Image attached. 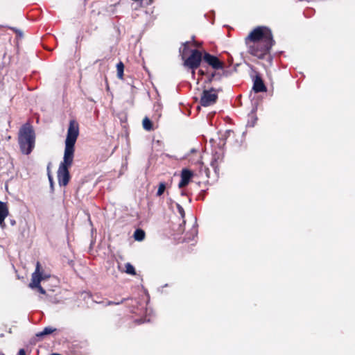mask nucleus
<instances>
[{
    "label": "nucleus",
    "instance_id": "nucleus-1",
    "mask_svg": "<svg viewBox=\"0 0 355 355\" xmlns=\"http://www.w3.org/2000/svg\"><path fill=\"white\" fill-rule=\"evenodd\" d=\"M18 140L22 153L29 155L35 146V134L31 125L26 123L20 128Z\"/></svg>",
    "mask_w": 355,
    "mask_h": 355
},
{
    "label": "nucleus",
    "instance_id": "nucleus-2",
    "mask_svg": "<svg viewBox=\"0 0 355 355\" xmlns=\"http://www.w3.org/2000/svg\"><path fill=\"white\" fill-rule=\"evenodd\" d=\"M78 125L74 121H70L67 130V138L65 140V148L64 155H66V157L68 156L73 157L74 145L78 137Z\"/></svg>",
    "mask_w": 355,
    "mask_h": 355
},
{
    "label": "nucleus",
    "instance_id": "nucleus-3",
    "mask_svg": "<svg viewBox=\"0 0 355 355\" xmlns=\"http://www.w3.org/2000/svg\"><path fill=\"white\" fill-rule=\"evenodd\" d=\"M269 37L271 40L272 38V34L270 31L267 27L265 26H259L254 28L245 38V42L247 44H249V42H268V39Z\"/></svg>",
    "mask_w": 355,
    "mask_h": 355
},
{
    "label": "nucleus",
    "instance_id": "nucleus-4",
    "mask_svg": "<svg viewBox=\"0 0 355 355\" xmlns=\"http://www.w3.org/2000/svg\"><path fill=\"white\" fill-rule=\"evenodd\" d=\"M73 157L64 155L63 161L60 163L58 170V180L60 186H67L70 180L69 168L72 165Z\"/></svg>",
    "mask_w": 355,
    "mask_h": 355
},
{
    "label": "nucleus",
    "instance_id": "nucleus-5",
    "mask_svg": "<svg viewBox=\"0 0 355 355\" xmlns=\"http://www.w3.org/2000/svg\"><path fill=\"white\" fill-rule=\"evenodd\" d=\"M274 43L275 41L269 37L268 42H254L251 45L248 44V53L258 58H263L274 45Z\"/></svg>",
    "mask_w": 355,
    "mask_h": 355
},
{
    "label": "nucleus",
    "instance_id": "nucleus-6",
    "mask_svg": "<svg viewBox=\"0 0 355 355\" xmlns=\"http://www.w3.org/2000/svg\"><path fill=\"white\" fill-rule=\"evenodd\" d=\"M202 53L198 50L191 51L190 56L184 60V65L192 69V76L195 75V69L198 68L202 61Z\"/></svg>",
    "mask_w": 355,
    "mask_h": 355
},
{
    "label": "nucleus",
    "instance_id": "nucleus-7",
    "mask_svg": "<svg viewBox=\"0 0 355 355\" xmlns=\"http://www.w3.org/2000/svg\"><path fill=\"white\" fill-rule=\"evenodd\" d=\"M218 99V94L214 88L205 89L202 92L200 98V105L203 107H208L214 105Z\"/></svg>",
    "mask_w": 355,
    "mask_h": 355
},
{
    "label": "nucleus",
    "instance_id": "nucleus-8",
    "mask_svg": "<svg viewBox=\"0 0 355 355\" xmlns=\"http://www.w3.org/2000/svg\"><path fill=\"white\" fill-rule=\"evenodd\" d=\"M203 60L214 69H221L223 68V62L220 61L216 56L211 55L209 53L204 54Z\"/></svg>",
    "mask_w": 355,
    "mask_h": 355
},
{
    "label": "nucleus",
    "instance_id": "nucleus-9",
    "mask_svg": "<svg viewBox=\"0 0 355 355\" xmlns=\"http://www.w3.org/2000/svg\"><path fill=\"white\" fill-rule=\"evenodd\" d=\"M40 263L37 262L35 272L32 274L31 282L29 284V286L32 288H35V286H39L41 281L43 279L42 275L40 272Z\"/></svg>",
    "mask_w": 355,
    "mask_h": 355
},
{
    "label": "nucleus",
    "instance_id": "nucleus-10",
    "mask_svg": "<svg viewBox=\"0 0 355 355\" xmlns=\"http://www.w3.org/2000/svg\"><path fill=\"white\" fill-rule=\"evenodd\" d=\"M253 81H254V83H253L252 88H253V90L254 91V92L259 93V92H264L266 91V87L264 85L261 77L259 74L256 75Z\"/></svg>",
    "mask_w": 355,
    "mask_h": 355
},
{
    "label": "nucleus",
    "instance_id": "nucleus-11",
    "mask_svg": "<svg viewBox=\"0 0 355 355\" xmlns=\"http://www.w3.org/2000/svg\"><path fill=\"white\" fill-rule=\"evenodd\" d=\"M223 153L221 150H220V151H215L213 153L210 164L216 173L218 170V163L223 160Z\"/></svg>",
    "mask_w": 355,
    "mask_h": 355
},
{
    "label": "nucleus",
    "instance_id": "nucleus-12",
    "mask_svg": "<svg viewBox=\"0 0 355 355\" xmlns=\"http://www.w3.org/2000/svg\"><path fill=\"white\" fill-rule=\"evenodd\" d=\"M192 176L193 173L191 171L188 169H183L181 173V180L178 184V187L180 188H182L187 186L189 184Z\"/></svg>",
    "mask_w": 355,
    "mask_h": 355
},
{
    "label": "nucleus",
    "instance_id": "nucleus-13",
    "mask_svg": "<svg viewBox=\"0 0 355 355\" xmlns=\"http://www.w3.org/2000/svg\"><path fill=\"white\" fill-rule=\"evenodd\" d=\"M8 209L6 203L0 201V226L3 228L5 227L4 220L8 215Z\"/></svg>",
    "mask_w": 355,
    "mask_h": 355
},
{
    "label": "nucleus",
    "instance_id": "nucleus-14",
    "mask_svg": "<svg viewBox=\"0 0 355 355\" xmlns=\"http://www.w3.org/2000/svg\"><path fill=\"white\" fill-rule=\"evenodd\" d=\"M55 331V328L51 327H46L42 331L37 333L36 336L38 338H41L44 336L49 335Z\"/></svg>",
    "mask_w": 355,
    "mask_h": 355
},
{
    "label": "nucleus",
    "instance_id": "nucleus-15",
    "mask_svg": "<svg viewBox=\"0 0 355 355\" xmlns=\"http://www.w3.org/2000/svg\"><path fill=\"white\" fill-rule=\"evenodd\" d=\"M143 128L147 131H151L153 130V126L151 121L147 116H146L142 121Z\"/></svg>",
    "mask_w": 355,
    "mask_h": 355
},
{
    "label": "nucleus",
    "instance_id": "nucleus-16",
    "mask_svg": "<svg viewBox=\"0 0 355 355\" xmlns=\"http://www.w3.org/2000/svg\"><path fill=\"white\" fill-rule=\"evenodd\" d=\"M134 238L136 241H141L145 238V232L141 229H137L134 232Z\"/></svg>",
    "mask_w": 355,
    "mask_h": 355
},
{
    "label": "nucleus",
    "instance_id": "nucleus-17",
    "mask_svg": "<svg viewBox=\"0 0 355 355\" xmlns=\"http://www.w3.org/2000/svg\"><path fill=\"white\" fill-rule=\"evenodd\" d=\"M116 70H117V77L119 79H123V71H124V64L122 62H119L116 64Z\"/></svg>",
    "mask_w": 355,
    "mask_h": 355
},
{
    "label": "nucleus",
    "instance_id": "nucleus-18",
    "mask_svg": "<svg viewBox=\"0 0 355 355\" xmlns=\"http://www.w3.org/2000/svg\"><path fill=\"white\" fill-rule=\"evenodd\" d=\"M166 188V184L164 182H162L159 184L158 189L156 193V196L159 197L161 196L165 191Z\"/></svg>",
    "mask_w": 355,
    "mask_h": 355
},
{
    "label": "nucleus",
    "instance_id": "nucleus-19",
    "mask_svg": "<svg viewBox=\"0 0 355 355\" xmlns=\"http://www.w3.org/2000/svg\"><path fill=\"white\" fill-rule=\"evenodd\" d=\"M188 45H189V42H187L182 45V47L180 48V53L181 54L183 59L189 51Z\"/></svg>",
    "mask_w": 355,
    "mask_h": 355
},
{
    "label": "nucleus",
    "instance_id": "nucleus-20",
    "mask_svg": "<svg viewBox=\"0 0 355 355\" xmlns=\"http://www.w3.org/2000/svg\"><path fill=\"white\" fill-rule=\"evenodd\" d=\"M125 268L126 273L130 274V275H135L136 274L135 269L131 263H125Z\"/></svg>",
    "mask_w": 355,
    "mask_h": 355
},
{
    "label": "nucleus",
    "instance_id": "nucleus-21",
    "mask_svg": "<svg viewBox=\"0 0 355 355\" xmlns=\"http://www.w3.org/2000/svg\"><path fill=\"white\" fill-rule=\"evenodd\" d=\"M175 205H176L178 214L180 215L181 218L183 219L182 223L184 224L185 223V220L184 219V216H185L184 210L183 207L179 203H176Z\"/></svg>",
    "mask_w": 355,
    "mask_h": 355
},
{
    "label": "nucleus",
    "instance_id": "nucleus-22",
    "mask_svg": "<svg viewBox=\"0 0 355 355\" xmlns=\"http://www.w3.org/2000/svg\"><path fill=\"white\" fill-rule=\"evenodd\" d=\"M126 300H127V298H123L119 302L107 301V302L105 304V306H110V305H114H114H119V304H121L123 303Z\"/></svg>",
    "mask_w": 355,
    "mask_h": 355
},
{
    "label": "nucleus",
    "instance_id": "nucleus-23",
    "mask_svg": "<svg viewBox=\"0 0 355 355\" xmlns=\"http://www.w3.org/2000/svg\"><path fill=\"white\" fill-rule=\"evenodd\" d=\"M250 117H251L252 121H248L247 125L250 126V127H253L254 125V123L257 119V117L254 116V115L253 114H252L251 116H250Z\"/></svg>",
    "mask_w": 355,
    "mask_h": 355
},
{
    "label": "nucleus",
    "instance_id": "nucleus-24",
    "mask_svg": "<svg viewBox=\"0 0 355 355\" xmlns=\"http://www.w3.org/2000/svg\"><path fill=\"white\" fill-rule=\"evenodd\" d=\"M35 288H37L39 292L42 294H45L46 291L45 290L40 286V284L39 285V286H35Z\"/></svg>",
    "mask_w": 355,
    "mask_h": 355
},
{
    "label": "nucleus",
    "instance_id": "nucleus-25",
    "mask_svg": "<svg viewBox=\"0 0 355 355\" xmlns=\"http://www.w3.org/2000/svg\"><path fill=\"white\" fill-rule=\"evenodd\" d=\"M49 180L50 182L51 187L53 189V178L51 177V175L50 174H49Z\"/></svg>",
    "mask_w": 355,
    "mask_h": 355
},
{
    "label": "nucleus",
    "instance_id": "nucleus-26",
    "mask_svg": "<svg viewBox=\"0 0 355 355\" xmlns=\"http://www.w3.org/2000/svg\"><path fill=\"white\" fill-rule=\"evenodd\" d=\"M12 30H13L15 33H17L20 36H22V32L15 28H10Z\"/></svg>",
    "mask_w": 355,
    "mask_h": 355
},
{
    "label": "nucleus",
    "instance_id": "nucleus-27",
    "mask_svg": "<svg viewBox=\"0 0 355 355\" xmlns=\"http://www.w3.org/2000/svg\"><path fill=\"white\" fill-rule=\"evenodd\" d=\"M17 355H26V352L24 349H20Z\"/></svg>",
    "mask_w": 355,
    "mask_h": 355
},
{
    "label": "nucleus",
    "instance_id": "nucleus-28",
    "mask_svg": "<svg viewBox=\"0 0 355 355\" xmlns=\"http://www.w3.org/2000/svg\"><path fill=\"white\" fill-rule=\"evenodd\" d=\"M215 76V73H213L211 74L210 77L209 78V82H211Z\"/></svg>",
    "mask_w": 355,
    "mask_h": 355
},
{
    "label": "nucleus",
    "instance_id": "nucleus-29",
    "mask_svg": "<svg viewBox=\"0 0 355 355\" xmlns=\"http://www.w3.org/2000/svg\"><path fill=\"white\" fill-rule=\"evenodd\" d=\"M198 73H199L200 76H203V75H205V72H204V71H203L202 69H200L198 71Z\"/></svg>",
    "mask_w": 355,
    "mask_h": 355
},
{
    "label": "nucleus",
    "instance_id": "nucleus-30",
    "mask_svg": "<svg viewBox=\"0 0 355 355\" xmlns=\"http://www.w3.org/2000/svg\"><path fill=\"white\" fill-rule=\"evenodd\" d=\"M10 224H11V225H12V226H13V225H15L16 224L15 220H10Z\"/></svg>",
    "mask_w": 355,
    "mask_h": 355
},
{
    "label": "nucleus",
    "instance_id": "nucleus-31",
    "mask_svg": "<svg viewBox=\"0 0 355 355\" xmlns=\"http://www.w3.org/2000/svg\"><path fill=\"white\" fill-rule=\"evenodd\" d=\"M49 355H60V354H58V353H51Z\"/></svg>",
    "mask_w": 355,
    "mask_h": 355
},
{
    "label": "nucleus",
    "instance_id": "nucleus-32",
    "mask_svg": "<svg viewBox=\"0 0 355 355\" xmlns=\"http://www.w3.org/2000/svg\"><path fill=\"white\" fill-rule=\"evenodd\" d=\"M93 301H94V302H96V303H99V304L102 303L101 302H98V301H96V300H93Z\"/></svg>",
    "mask_w": 355,
    "mask_h": 355
},
{
    "label": "nucleus",
    "instance_id": "nucleus-33",
    "mask_svg": "<svg viewBox=\"0 0 355 355\" xmlns=\"http://www.w3.org/2000/svg\"><path fill=\"white\" fill-rule=\"evenodd\" d=\"M150 322V320L148 319V320H145L144 321H141V322Z\"/></svg>",
    "mask_w": 355,
    "mask_h": 355
},
{
    "label": "nucleus",
    "instance_id": "nucleus-34",
    "mask_svg": "<svg viewBox=\"0 0 355 355\" xmlns=\"http://www.w3.org/2000/svg\"><path fill=\"white\" fill-rule=\"evenodd\" d=\"M194 232V233L196 234H197V230L196 229H193V230Z\"/></svg>",
    "mask_w": 355,
    "mask_h": 355
},
{
    "label": "nucleus",
    "instance_id": "nucleus-35",
    "mask_svg": "<svg viewBox=\"0 0 355 355\" xmlns=\"http://www.w3.org/2000/svg\"><path fill=\"white\" fill-rule=\"evenodd\" d=\"M0 355H4L3 354H0Z\"/></svg>",
    "mask_w": 355,
    "mask_h": 355
}]
</instances>
